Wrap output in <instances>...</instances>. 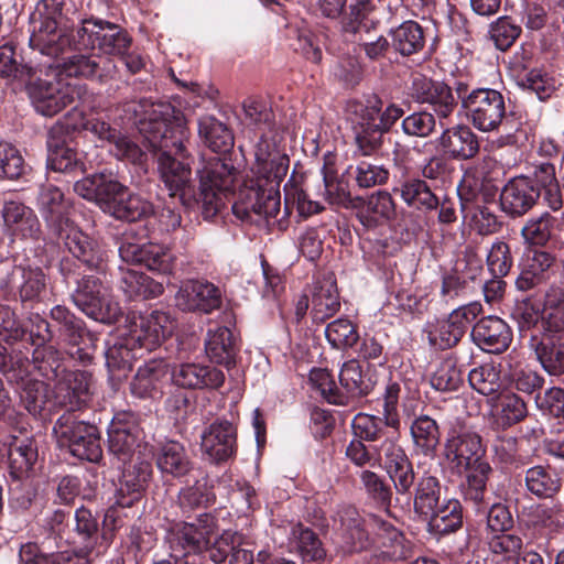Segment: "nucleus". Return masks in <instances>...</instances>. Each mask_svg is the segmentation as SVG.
Masks as SVG:
<instances>
[{"label":"nucleus","mask_w":564,"mask_h":564,"mask_svg":"<svg viewBox=\"0 0 564 564\" xmlns=\"http://www.w3.org/2000/svg\"><path fill=\"white\" fill-rule=\"evenodd\" d=\"M124 118L135 126L148 151L158 154V172L171 197L186 209H199L205 220L215 219L235 195L238 171L220 158L198 170L199 185L192 184V169L185 142L188 129L183 111L169 101L148 98L126 101Z\"/></svg>","instance_id":"nucleus-1"},{"label":"nucleus","mask_w":564,"mask_h":564,"mask_svg":"<svg viewBox=\"0 0 564 564\" xmlns=\"http://www.w3.org/2000/svg\"><path fill=\"white\" fill-rule=\"evenodd\" d=\"M218 528V518L213 512H203L191 522L171 523L164 535L171 558L193 564L224 563L235 535L224 531L217 536Z\"/></svg>","instance_id":"nucleus-2"},{"label":"nucleus","mask_w":564,"mask_h":564,"mask_svg":"<svg viewBox=\"0 0 564 564\" xmlns=\"http://www.w3.org/2000/svg\"><path fill=\"white\" fill-rule=\"evenodd\" d=\"M290 158L286 154H270L258 165L256 177L247 181L232 204L234 215L241 221L259 224L262 219L275 218L280 212V184L286 176Z\"/></svg>","instance_id":"nucleus-3"},{"label":"nucleus","mask_w":564,"mask_h":564,"mask_svg":"<svg viewBox=\"0 0 564 564\" xmlns=\"http://www.w3.org/2000/svg\"><path fill=\"white\" fill-rule=\"evenodd\" d=\"M173 322L170 314L154 310L149 314L133 315L129 333L107 343L106 366L111 373L128 372L143 351L156 349L172 334Z\"/></svg>","instance_id":"nucleus-4"},{"label":"nucleus","mask_w":564,"mask_h":564,"mask_svg":"<svg viewBox=\"0 0 564 564\" xmlns=\"http://www.w3.org/2000/svg\"><path fill=\"white\" fill-rule=\"evenodd\" d=\"M541 196L553 212L563 207L555 166L549 162L534 166L530 174L510 178L500 192V209L512 219L520 218L538 204Z\"/></svg>","instance_id":"nucleus-5"},{"label":"nucleus","mask_w":564,"mask_h":564,"mask_svg":"<svg viewBox=\"0 0 564 564\" xmlns=\"http://www.w3.org/2000/svg\"><path fill=\"white\" fill-rule=\"evenodd\" d=\"M378 95H371L365 102L349 105L351 113V132L356 152L361 156H372L381 152L384 135L403 118L404 110L397 104H389L384 109Z\"/></svg>","instance_id":"nucleus-6"},{"label":"nucleus","mask_w":564,"mask_h":564,"mask_svg":"<svg viewBox=\"0 0 564 564\" xmlns=\"http://www.w3.org/2000/svg\"><path fill=\"white\" fill-rule=\"evenodd\" d=\"M53 127L61 128V138L72 141L76 132H90L98 139L113 144L111 150L119 160H126L135 165L147 162V152L134 141L121 134L119 130L93 115H86L77 106L73 107L62 120Z\"/></svg>","instance_id":"nucleus-7"},{"label":"nucleus","mask_w":564,"mask_h":564,"mask_svg":"<svg viewBox=\"0 0 564 564\" xmlns=\"http://www.w3.org/2000/svg\"><path fill=\"white\" fill-rule=\"evenodd\" d=\"M62 243L63 250L68 252L59 260L58 271L65 281L80 275V268L85 270L104 273L107 265V251L97 239L83 231L73 221L59 234H54Z\"/></svg>","instance_id":"nucleus-8"},{"label":"nucleus","mask_w":564,"mask_h":564,"mask_svg":"<svg viewBox=\"0 0 564 564\" xmlns=\"http://www.w3.org/2000/svg\"><path fill=\"white\" fill-rule=\"evenodd\" d=\"M132 37L121 25L89 15L72 29L70 46L80 51L96 52L100 57H122L129 51Z\"/></svg>","instance_id":"nucleus-9"},{"label":"nucleus","mask_w":564,"mask_h":564,"mask_svg":"<svg viewBox=\"0 0 564 564\" xmlns=\"http://www.w3.org/2000/svg\"><path fill=\"white\" fill-rule=\"evenodd\" d=\"M80 416V413L65 411L56 420L53 433L57 445L79 460L98 464L102 459L100 431Z\"/></svg>","instance_id":"nucleus-10"},{"label":"nucleus","mask_w":564,"mask_h":564,"mask_svg":"<svg viewBox=\"0 0 564 564\" xmlns=\"http://www.w3.org/2000/svg\"><path fill=\"white\" fill-rule=\"evenodd\" d=\"M454 90L467 119L482 132L496 130L506 117L503 95L494 88H470L465 82H455Z\"/></svg>","instance_id":"nucleus-11"},{"label":"nucleus","mask_w":564,"mask_h":564,"mask_svg":"<svg viewBox=\"0 0 564 564\" xmlns=\"http://www.w3.org/2000/svg\"><path fill=\"white\" fill-rule=\"evenodd\" d=\"M50 275L40 265L12 264L0 278V293L7 301L20 302L23 308H33L48 293Z\"/></svg>","instance_id":"nucleus-12"},{"label":"nucleus","mask_w":564,"mask_h":564,"mask_svg":"<svg viewBox=\"0 0 564 564\" xmlns=\"http://www.w3.org/2000/svg\"><path fill=\"white\" fill-rule=\"evenodd\" d=\"M64 3L62 0H41L32 15L30 46L42 55L56 56L72 44V31L59 28Z\"/></svg>","instance_id":"nucleus-13"},{"label":"nucleus","mask_w":564,"mask_h":564,"mask_svg":"<svg viewBox=\"0 0 564 564\" xmlns=\"http://www.w3.org/2000/svg\"><path fill=\"white\" fill-rule=\"evenodd\" d=\"M70 300L86 316L107 325L116 324L122 315L118 304L110 299L108 288L94 274H83L76 280Z\"/></svg>","instance_id":"nucleus-14"},{"label":"nucleus","mask_w":564,"mask_h":564,"mask_svg":"<svg viewBox=\"0 0 564 564\" xmlns=\"http://www.w3.org/2000/svg\"><path fill=\"white\" fill-rule=\"evenodd\" d=\"M153 445H141L137 453H133L123 463L119 486L116 495L119 496V503L134 506L145 495L153 480Z\"/></svg>","instance_id":"nucleus-15"},{"label":"nucleus","mask_w":564,"mask_h":564,"mask_svg":"<svg viewBox=\"0 0 564 564\" xmlns=\"http://www.w3.org/2000/svg\"><path fill=\"white\" fill-rule=\"evenodd\" d=\"M556 257L551 251L544 249H530L519 263V274L516 279V289L520 292L544 291L546 303L551 306L553 301L551 293L560 288L550 281L555 275Z\"/></svg>","instance_id":"nucleus-16"},{"label":"nucleus","mask_w":564,"mask_h":564,"mask_svg":"<svg viewBox=\"0 0 564 564\" xmlns=\"http://www.w3.org/2000/svg\"><path fill=\"white\" fill-rule=\"evenodd\" d=\"M54 330V339L57 338L62 343L76 348L72 351V357L86 366L91 362L93 355L83 345L93 343L96 337L88 329L86 322L77 316L70 308L65 305L56 304L48 313Z\"/></svg>","instance_id":"nucleus-17"},{"label":"nucleus","mask_w":564,"mask_h":564,"mask_svg":"<svg viewBox=\"0 0 564 564\" xmlns=\"http://www.w3.org/2000/svg\"><path fill=\"white\" fill-rule=\"evenodd\" d=\"M481 312V304L471 302L453 310L446 317L436 319L426 329L430 346L441 351L456 347Z\"/></svg>","instance_id":"nucleus-18"},{"label":"nucleus","mask_w":564,"mask_h":564,"mask_svg":"<svg viewBox=\"0 0 564 564\" xmlns=\"http://www.w3.org/2000/svg\"><path fill=\"white\" fill-rule=\"evenodd\" d=\"M100 522L96 513L82 505L76 508L70 519L69 554L76 555L84 564L104 555L100 543Z\"/></svg>","instance_id":"nucleus-19"},{"label":"nucleus","mask_w":564,"mask_h":564,"mask_svg":"<svg viewBox=\"0 0 564 564\" xmlns=\"http://www.w3.org/2000/svg\"><path fill=\"white\" fill-rule=\"evenodd\" d=\"M107 434L108 451L120 462H126L141 445H150L143 442L141 415L131 410L115 413Z\"/></svg>","instance_id":"nucleus-20"},{"label":"nucleus","mask_w":564,"mask_h":564,"mask_svg":"<svg viewBox=\"0 0 564 564\" xmlns=\"http://www.w3.org/2000/svg\"><path fill=\"white\" fill-rule=\"evenodd\" d=\"M379 458H382V468L392 482L391 487L399 497L413 494L421 473L415 471L414 464L405 449L393 438L381 442Z\"/></svg>","instance_id":"nucleus-21"},{"label":"nucleus","mask_w":564,"mask_h":564,"mask_svg":"<svg viewBox=\"0 0 564 564\" xmlns=\"http://www.w3.org/2000/svg\"><path fill=\"white\" fill-rule=\"evenodd\" d=\"M26 91L36 110L45 117H53L75 102L78 97L76 87L64 83L61 77L54 79L36 78L26 80Z\"/></svg>","instance_id":"nucleus-22"},{"label":"nucleus","mask_w":564,"mask_h":564,"mask_svg":"<svg viewBox=\"0 0 564 564\" xmlns=\"http://www.w3.org/2000/svg\"><path fill=\"white\" fill-rule=\"evenodd\" d=\"M73 188L77 195L95 203L107 215L129 189L117 175L107 171L76 181Z\"/></svg>","instance_id":"nucleus-23"},{"label":"nucleus","mask_w":564,"mask_h":564,"mask_svg":"<svg viewBox=\"0 0 564 564\" xmlns=\"http://www.w3.org/2000/svg\"><path fill=\"white\" fill-rule=\"evenodd\" d=\"M453 89L454 87L445 82L435 80L423 74H414L409 86V96L420 105H427L434 116L444 119L452 116L458 105Z\"/></svg>","instance_id":"nucleus-24"},{"label":"nucleus","mask_w":564,"mask_h":564,"mask_svg":"<svg viewBox=\"0 0 564 564\" xmlns=\"http://www.w3.org/2000/svg\"><path fill=\"white\" fill-rule=\"evenodd\" d=\"M421 405L419 398H403L402 413L410 421V435L415 449L426 457H433L441 442V427L437 419L419 413Z\"/></svg>","instance_id":"nucleus-25"},{"label":"nucleus","mask_w":564,"mask_h":564,"mask_svg":"<svg viewBox=\"0 0 564 564\" xmlns=\"http://www.w3.org/2000/svg\"><path fill=\"white\" fill-rule=\"evenodd\" d=\"M528 348L546 375L564 380V330L545 324L542 333L529 338Z\"/></svg>","instance_id":"nucleus-26"},{"label":"nucleus","mask_w":564,"mask_h":564,"mask_svg":"<svg viewBox=\"0 0 564 564\" xmlns=\"http://www.w3.org/2000/svg\"><path fill=\"white\" fill-rule=\"evenodd\" d=\"M118 252L127 264L141 265L160 274H173L176 258L162 245L122 241Z\"/></svg>","instance_id":"nucleus-27"},{"label":"nucleus","mask_w":564,"mask_h":564,"mask_svg":"<svg viewBox=\"0 0 564 564\" xmlns=\"http://www.w3.org/2000/svg\"><path fill=\"white\" fill-rule=\"evenodd\" d=\"M176 304L184 312L210 314L220 308V289L205 279H192L182 283L176 293Z\"/></svg>","instance_id":"nucleus-28"},{"label":"nucleus","mask_w":564,"mask_h":564,"mask_svg":"<svg viewBox=\"0 0 564 564\" xmlns=\"http://www.w3.org/2000/svg\"><path fill=\"white\" fill-rule=\"evenodd\" d=\"M61 128L52 127L47 134V167L51 171L78 176L86 172L83 153L78 152L72 141L61 138Z\"/></svg>","instance_id":"nucleus-29"},{"label":"nucleus","mask_w":564,"mask_h":564,"mask_svg":"<svg viewBox=\"0 0 564 564\" xmlns=\"http://www.w3.org/2000/svg\"><path fill=\"white\" fill-rule=\"evenodd\" d=\"M50 68L56 77H75L93 79L101 76L100 56L93 51H80L69 46L59 55L52 56Z\"/></svg>","instance_id":"nucleus-30"},{"label":"nucleus","mask_w":564,"mask_h":564,"mask_svg":"<svg viewBox=\"0 0 564 564\" xmlns=\"http://www.w3.org/2000/svg\"><path fill=\"white\" fill-rule=\"evenodd\" d=\"M470 337L482 351L499 355L510 347L513 332L506 321L496 315H489L474 324Z\"/></svg>","instance_id":"nucleus-31"},{"label":"nucleus","mask_w":564,"mask_h":564,"mask_svg":"<svg viewBox=\"0 0 564 564\" xmlns=\"http://www.w3.org/2000/svg\"><path fill=\"white\" fill-rule=\"evenodd\" d=\"M172 382L187 390H218L225 383V373L212 365L181 362L171 370Z\"/></svg>","instance_id":"nucleus-32"},{"label":"nucleus","mask_w":564,"mask_h":564,"mask_svg":"<svg viewBox=\"0 0 564 564\" xmlns=\"http://www.w3.org/2000/svg\"><path fill=\"white\" fill-rule=\"evenodd\" d=\"M39 210L45 221L48 234H59L74 220L70 218L72 205L64 193L53 184H44L39 188Z\"/></svg>","instance_id":"nucleus-33"},{"label":"nucleus","mask_w":564,"mask_h":564,"mask_svg":"<svg viewBox=\"0 0 564 564\" xmlns=\"http://www.w3.org/2000/svg\"><path fill=\"white\" fill-rule=\"evenodd\" d=\"M485 449L480 435L468 430H452L445 442V456L458 469L468 468L482 458Z\"/></svg>","instance_id":"nucleus-34"},{"label":"nucleus","mask_w":564,"mask_h":564,"mask_svg":"<svg viewBox=\"0 0 564 564\" xmlns=\"http://www.w3.org/2000/svg\"><path fill=\"white\" fill-rule=\"evenodd\" d=\"M202 451L216 464L236 455L237 427L228 420L217 419L202 434Z\"/></svg>","instance_id":"nucleus-35"},{"label":"nucleus","mask_w":564,"mask_h":564,"mask_svg":"<svg viewBox=\"0 0 564 564\" xmlns=\"http://www.w3.org/2000/svg\"><path fill=\"white\" fill-rule=\"evenodd\" d=\"M436 142L444 155L455 161L471 160L480 150L478 135L466 124L444 129Z\"/></svg>","instance_id":"nucleus-36"},{"label":"nucleus","mask_w":564,"mask_h":564,"mask_svg":"<svg viewBox=\"0 0 564 564\" xmlns=\"http://www.w3.org/2000/svg\"><path fill=\"white\" fill-rule=\"evenodd\" d=\"M153 459L163 478L180 480L189 476L195 469V463L186 447L177 441L170 440L159 444Z\"/></svg>","instance_id":"nucleus-37"},{"label":"nucleus","mask_w":564,"mask_h":564,"mask_svg":"<svg viewBox=\"0 0 564 564\" xmlns=\"http://www.w3.org/2000/svg\"><path fill=\"white\" fill-rule=\"evenodd\" d=\"M341 536L349 552H361L372 546L370 514L362 517L354 506H345L338 511Z\"/></svg>","instance_id":"nucleus-38"},{"label":"nucleus","mask_w":564,"mask_h":564,"mask_svg":"<svg viewBox=\"0 0 564 564\" xmlns=\"http://www.w3.org/2000/svg\"><path fill=\"white\" fill-rule=\"evenodd\" d=\"M93 376L86 370H72L70 368L56 383L59 389V398L66 411L74 413L85 409L91 400Z\"/></svg>","instance_id":"nucleus-39"},{"label":"nucleus","mask_w":564,"mask_h":564,"mask_svg":"<svg viewBox=\"0 0 564 564\" xmlns=\"http://www.w3.org/2000/svg\"><path fill=\"white\" fill-rule=\"evenodd\" d=\"M311 303L312 319L317 324L325 323L340 310L337 283L332 273L324 274L313 282Z\"/></svg>","instance_id":"nucleus-40"},{"label":"nucleus","mask_w":564,"mask_h":564,"mask_svg":"<svg viewBox=\"0 0 564 564\" xmlns=\"http://www.w3.org/2000/svg\"><path fill=\"white\" fill-rule=\"evenodd\" d=\"M108 215L120 221L144 223L142 232L139 236L141 238H149L151 236L152 226L150 220L154 215V206L150 200L132 193L130 188L117 202Z\"/></svg>","instance_id":"nucleus-41"},{"label":"nucleus","mask_w":564,"mask_h":564,"mask_svg":"<svg viewBox=\"0 0 564 564\" xmlns=\"http://www.w3.org/2000/svg\"><path fill=\"white\" fill-rule=\"evenodd\" d=\"M170 372L164 359H151L139 367L131 383V393L140 399H154L162 394L163 386Z\"/></svg>","instance_id":"nucleus-42"},{"label":"nucleus","mask_w":564,"mask_h":564,"mask_svg":"<svg viewBox=\"0 0 564 564\" xmlns=\"http://www.w3.org/2000/svg\"><path fill=\"white\" fill-rule=\"evenodd\" d=\"M422 520L427 522V531L442 538L457 532L464 524V507L456 498L444 499Z\"/></svg>","instance_id":"nucleus-43"},{"label":"nucleus","mask_w":564,"mask_h":564,"mask_svg":"<svg viewBox=\"0 0 564 564\" xmlns=\"http://www.w3.org/2000/svg\"><path fill=\"white\" fill-rule=\"evenodd\" d=\"M1 215L4 225L13 235L22 238L39 239L41 225L35 213L21 202L6 200Z\"/></svg>","instance_id":"nucleus-44"},{"label":"nucleus","mask_w":564,"mask_h":564,"mask_svg":"<svg viewBox=\"0 0 564 564\" xmlns=\"http://www.w3.org/2000/svg\"><path fill=\"white\" fill-rule=\"evenodd\" d=\"M72 352L66 355L64 351L57 349L53 345L34 348L32 354V368L37 371L40 376L48 381L57 382L70 368Z\"/></svg>","instance_id":"nucleus-45"},{"label":"nucleus","mask_w":564,"mask_h":564,"mask_svg":"<svg viewBox=\"0 0 564 564\" xmlns=\"http://www.w3.org/2000/svg\"><path fill=\"white\" fill-rule=\"evenodd\" d=\"M442 488V482L437 476L429 470L421 473L413 488V494L405 497L408 503L412 501L413 511L420 519L432 514V510L440 505Z\"/></svg>","instance_id":"nucleus-46"},{"label":"nucleus","mask_w":564,"mask_h":564,"mask_svg":"<svg viewBox=\"0 0 564 564\" xmlns=\"http://www.w3.org/2000/svg\"><path fill=\"white\" fill-rule=\"evenodd\" d=\"M426 31L417 21L406 20L395 28H391L388 36L391 47L403 57L421 53L426 44Z\"/></svg>","instance_id":"nucleus-47"},{"label":"nucleus","mask_w":564,"mask_h":564,"mask_svg":"<svg viewBox=\"0 0 564 564\" xmlns=\"http://www.w3.org/2000/svg\"><path fill=\"white\" fill-rule=\"evenodd\" d=\"M511 317L517 324L520 336L529 339L544 330L547 313L540 302L527 296L516 301Z\"/></svg>","instance_id":"nucleus-48"},{"label":"nucleus","mask_w":564,"mask_h":564,"mask_svg":"<svg viewBox=\"0 0 564 564\" xmlns=\"http://www.w3.org/2000/svg\"><path fill=\"white\" fill-rule=\"evenodd\" d=\"M435 189L436 186L433 188L421 177H408L399 188H394V192L400 194L408 207L430 215L437 209L438 203Z\"/></svg>","instance_id":"nucleus-49"},{"label":"nucleus","mask_w":564,"mask_h":564,"mask_svg":"<svg viewBox=\"0 0 564 564\" xmlns=\"http://www.w3.org/2000/svg\"><path fill=\"white\" fill-rule=\"evenodd\" d=\"M205 351L212 362L230 369L236 366L238 348L228 326L209 328L205 338Z\"/></svg>","instance_id":"nucleus-50"},{"label":"nucleus","mask_w":564,"mask_h":564,"mask_svg":"<svg viewBox=\"0 0 564 564\" xmlns=\"http://www.w3.org/2000/svg\"><path fill=\"white\" fill-rule=\"evenodd\" d=\"M357 204L362 205L357 215L358 219L368 229L376 228L395 216V205L388 192L379 191L367 200L361 198Z\"/></svg>","instance_id":"nucleus-51"},{"label":"nucleus","mask_w":564,"mask_h":564,"mask_svg":"<svg viewBox=\"0 0 564 564\" xmlns=\"http://www.w3.org/2000/svg\"><path fill=\"white\" fill-rule=\"evenodd\" d=\"M70 519V512L64 509L47 511L40 520L41 534L44 538L42 544H47L48 549L69 546Z\"/></svg>","instance_id":"nucleus-52"},{"label":"nucleus","mask_w":564,"mask_h":564,"mask_svg":"<svg viewBox=\"0 0 564 564\" xmlns=\"http://www.w3.org/2000/svg\"><path fill=\"white\" fill-rule=\"evenodd\" d=\"M36 442L32 438H15L8 451L9 474L13 480H22L29 477L37 460Z\"/></svg>","instance_id":"nucleus-53"},{"label":"nucleus","mask_w":564,"mask_h":564,"mask_svg":"<svg viewBox=\"0 0 564 564\" xmlns=\"http://www.w3.org/2000/svg\"><path fill=\"white\" fill-rule=\"evenodd\" d=\"M524 486L535 498L547 499L560 492L562 481L550 466L535 465L524 471Z\"/></svg>","instance_id":"nucleus-54"},{"label":"nucleus","mask_w":564,"mask_h":564,"mask_svg":"<svg viewBox=\"0 0 564 564\" xmlns=\"http://www.w3.org/2000/svg\"><path fill=\"white\" fill-rule=\"evenodd\" d=\"M463 469L466 471V476L459 488L464 499L476 506H481L488 494V480L494 473L490 464L486 460Z\"/></svg>","instance_id":"nucleus-55"},{"label":"nucleus","mask_w":564,"mask_h":564,"mask_svg":"<svg viewBox=\"0 0 564 564\" xmlns=\"http://www.w3.org/2000/svg\"><path fill=\"white\" fill-rule=\"evenodd\" d=\"M388 429H392L395 433L400 432L401 426L395 423H387V419L381 415L369 413H357L351 422L354 436L366 443L382 442L387 438Z\"/></svg>","instance_id":"nucleus-56"},{"label":"nucleus","mask_w":564,"mask_h":564,"mask_svg":"<svg viewBox=\"0 0 564 564\" xmlns=\"http://www.w3.org/2000/svg\"><path fill=\"white\" fill-rule=\"evenodd\" d=\"M198 134L205 145L216 153H226L234 147L231 130L214 116H203L198 120Z\"/></svg>","instance_id":"nucleus-57"},{"label":"nucleus","mask_w":564,"mask_h":564,"mask_svg":"<svg viewBox=\"0 0 564 564\" xmlns=\"http://www.w3.org/2000/svg\"><path fill=\"white\" fill-rule=\"evenodd\" d=\"M529 414L528 404L514 392L502 393L498 398L494 413L496 429L506 431L522 422Z\"/></svg>","instance_id":"nucleus-58"},{"label":"nucleus","mask_w":564,"mask_h":564,"mask_svg":"<svg viewBox=\"0 0 564 564\" xmlns=\"http://www.w3.org/2000/svg\"><path fill=\"white\" fill-rule=\"evenodd\" d=\"M120 289L131 300L154 299L164 292V286L161 282L135 270H121Z\"/></svg>","instance_id":"nucleus-59"},{"label":"nucleus","mask_w":564,"mask_h":564,"mask_svg":"<svg viewBox=\"0 0 564 564\" xmlns=\"http://www.w3.org/2000/svg\"><path fill=\"white\" fill-rule=\"evenodd\" d=\"M375 9L372 0H352L348 6V12L344 13L340 20L341 32L356 35L361 30L369 33L370 30L377 29L379 20H369Z\"/></svg>","instance_id":"nucleus-60"},{"label":"nucleus","mask_w":564,"mask_h":564,"mask_svg":"<svg viewBox=\"0 0 564 564\" xmlns=\"http://www.w3.org/2000/svg\"><path fill=\"white\" fill-rule=\"evenodd\" d=\"M216 502L214 487L207 482V477L196 479L193 485L183 487L177 495V503L183 513L207 509Z\"/></svg>","instance_id":"nucleus-61"},{"label":"nucleus","mask_w":564,"mask_h":564,"mask_svg":"<svg viewBox=\"0 0 564 564\" xmlns=\"http://www.w3.org/2000/svg\"><path fill=\"white\" fill-rule=\"evenodd\" d=\"M347 177L355 182L360 189H368L388 183L390 171L383 164H377L368 160L357 161L350 164L345 171Z\"/></svg>","instance_id":"nucleus-62"},{"label":"nucleus","mask_w":564,"mask_h":564,"mask_svg":"<svg viewBox=\"0 0 564 564\" xmlns=\"http://www.w3.org/2000/svg\"><path fill=\"white\" fill-rule=\"evenodd\" d=\"M339 383L349 397V403L355 398H362L370 394L373 390L375 382L370 378H366L362 367L356 359L344 362L339 371Z\"/></svg>","instance_id":"nucleus-63"},{"label":"nucleus","mask_w":564,"mask_h":564,"mask_svg":"<svg viewBox=\"0 0 564 564\" xmlns=\"http://www.w3.org/2000/svg\"><path fill=\"white\" fill-rule=\"evenodd\" d=\"M18 564H84L82 560L69 551L45 552L33 541L21 543L18 551Z\"/></svg>","instance_id":"nucleus-64"}]
</instances>
